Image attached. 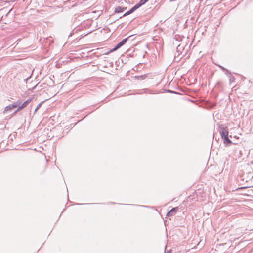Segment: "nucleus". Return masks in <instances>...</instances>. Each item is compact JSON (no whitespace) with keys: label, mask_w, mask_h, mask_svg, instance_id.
<instances>
[{"label":"nucleus","mask_w":253,"mask_h":253,"mask_svg":"<svg viewBox=\"0 0 253 253\" xmlns=\"http://www.w3.org/2000/svg\"><path fill=\"white\" fill-rule=\"evenodd\" d=\"M252 178L253 176L248 177L247 175H238L237 179L240 185H244Z\"/></svg>","instance_id":"1"},{"label":"nucleus","mask_w":253,"mask_h":253,"mask_svg":"<svg viewBox=\"0 0 253 253\" xmlns=\"http://www.w3.org/2000/svg\"><path fill=\"white\" fill-rule=\"evenodd\" d=\"M219 132L221 138L228 136V128L225 125H221L219 126Z\"/></svg>","instance_id":"2"},{"label":"nucleus","mask_w":253,"mask_h":253,"mask_svg":"<svg viewBox=\"0 0 253 253\" xmlns=\"http://www.w3.org/2000/svg\"><path fill=\"white\" fill-rule=\"evenodd\" d=\"M131 36H129L126 38L123 39L122 41H121L119 43H118L115 46L114 48L111 49L110 51V52H114V51L117 50V49H118L119 48H120L121 47H122L123 45H124L126 43V42L127 41V40L128 39V38H129Z\"/></svg>","instance_id":"3"},{"label":"nucleus","mask_w":253,"mask_h":253,"mask_svg":"<svg viewBox=\"0 0 253 253\" xmlns=\"http://www.w3.org/2000/svg\"><path fill=\"white\" fill-rule=\"evenodd\" d=\"M141 6V4L139 3L136 4L134 6H133L132 8H131L129 11L125 13L123 15V17L126 16L131 13H132L134 11H135L136 9H137L138 8H139Z\"/></svg>","instance_id":"4"},{"label":"nucleus","mask_w":253,"mask_h":253,"mask_svg":"<svg viewBox=\"0 0 253 253\" xmlns=\"http://www.w3.org/2000/svg\"><path fill=\"white\" fill-rule=\"evenodd\" d=\"M178 210L179 208L178 207L173 208L168 212L167 216H171L174 215Z\"/></svg>","instance_id":"5"},{"label":"nucleus","mask_w":253,"mask_h":253,"mask_svg":"<svg viewBox=\"0 0 253 253\" xmlns=\"http://www.w3.org/2000/svg\"><path fill=\"white\" fill-rule=\"evenodd\" d=\"M126 9V7H122L121 6H117L115 9V13H121L125 11Z\"/></svg>","instance_id":"6"},{"label":"nucleus","mask_w":253,"mask_h":253,"mask_svg":"<svg viewBox=\"0 0 253 253\" xmlns=\"http://www.w3.org/2000/svg\"><path fill=\"white\" fill-rule=\"evenodd\" d=\"M222 138L223 139V142L224 144L229 145L232 143V141L229 139L228 136L222 137Z\"/></svg>","instance_id":"7"},{"label":"nucleus","mask_w":253,"mask_h":253,"mask_svg":"<svg viewBox=\"0 0 253 253\" xmlns=\"http://www.w3.org/2000/svg\"><path fill=\"white\" fill-rule=\"evenodd\" d=\"M14 108H15V106L14 105L13 103L9 105L8 106H7L5 107L4 110V113H5V112L10 111Z\"/></svg>","instance_id":"8"},{"label":"nucleus","mask_w":253,"mask_h":253,"mask_svg":"<svg viewBox=\"0 0 253 253\" xmlns=\"http://www.w3.org/2000/svg\"><path fill=\"white\" fill-rule=\"evenodd\" d=\"M228 78L230 83L235 81V77L231 74V72H229Z\"/></svg>","instance_id":"9"},{"label":"nucleus","mask_w":253,"mask_h":253,"mask_svg":"<svg viewBox=\"0 0 253 253\" xmlns=\"http://www.w3.org/2000/svg\"><path fill=\"white\" fill-rule=\"evenodd\" d=\"M184 49V47L183 46H181V45H179L177 46V52L178 53V55H177V57H178L179 55H180V53H179V52L180 51V50H183Z\"/></svg>","instance_id":"10"},{"label":"nucleus","mask_w":253,"mask_h":253,"mask_svg":"<svg viewBox=\"0 0 253 253\" xmlns=\"http://www.w3.org/2000/svg\"><path fill=\"white\" fill-rule=\"evenodd\" d=\"M13 104L14 106H15V107H17L18 106L21 105L22 104V101L21 100L19 99L16 102L13 103Z\"/></svg>","instance_id":"11"},{"label":"nucleus","mask_w":253,"mask_h":253,"mask_svg":"<svg viewBox=\"0 0 253 253\" xmlns=\"http://www.w3.org/2000/svg\"><path fill=\"white\" fill-rule=\"evenodd\" d=\"M42 103H43V102H41L38 105V106H37V107L36 108V109L34 110V114L36 113V112L37 111V110L41 107Z\"/></svg>","instance_id":"12"},{"label":"nucleus","mask_w":253,"mask_h":253,"mask_svg":"<svg viewBox=\"0 0 253 253\" xmlns=\"http://www.w3.org/2000/svg\"><path fill=\"white\" fill-rule=\"evenodd\" d=\"M149 0H141L139 2V4H141V6L144 4L145 3H146Z\"/></svg>","instance_id":"13"},{"label":"nucleus","mask_w":253,"mask_h":253,"mask_svg":"<svg viewBox=\"0 0 253 253\" xmlns=\"http://www.w3.org/2000/svg\"><path fill=\"white\" fill-rule=\"evenodd\" d=\"M219 67H220V68L223 71H225L226 72H230V71L227 70V69L225 68L224 67L222 66H219Z\"/></svg>","instance_id":"14"},{"label":"nucleus","mask_w":253,"mask_h":253,"mask_svg":"<svg viewBox=\"0 0 253 253\" xmlns=\"http://www.w3.org/2000/svg\"><path fill=\"white\" fill-rule=\"evenodd\" d=\"M17 107H18V108L17 109V111H19L21 110L23 108H24V106H23L22 104H21V105L18 106Z\"/></svg>","instance_id":"15"},{"label":"nucleus","mask_w":253,"mask_h":253,"mask_svg":"<svg viewBox=\"0 0 253 253\" xmlns=\"http://www.w3.org/2000/svg\"><path fill=\"white\" fill-rule=\"evenodd\" d=\"M22 105L23 106H24V108H25L27 106V105L29 104L26 101H25V102H24L22 104Z\"/></svg>","instance_id":"16"},{"label":"nucleus","mask_w":253,"mask_h":253,"mask_svg":"<svg viewBox=\"0 0 253 253\" xmlns=\"http://www.w3.org/2000/svg\"><path fill=\"white\" fill-rule=\"evenodd\" d=\"M33 99V98L32 97H30L29 98H28L27 100H26V102L29 104L32 100Z\"/></svg>","instance_id":"17"},{"label":"nucleus","mask_w":253,"mask_h":253,"mask_svg":"<svg viewBox=\"0 0 253 253\" xmlns=\"http://www.w3.org/2000/svg\"><path fill=\"white\" fill-rule=\"evenodd\" d=\"M175 38L176 40H177V41H179L182 40V38L180 36H178V38H177L176 36H175Z\"/></svg>","instance_id":"18"},{"label":"nucleus","mask_w":253,"mask_h":253,"mask_svg":"<svg viewBox=\"0 0 253 253\" xmlns=\"http://www.w3.org/2000/svg\"><path fill=\"white\" fill-rule=\"evenodd\" d=\"M137 78L138 79V78H141V79H144V78H143V76H138V77H137Z\"/></svg>","instance_id":"19"},{"label":"nucleus","mask_w":253,"mask_h":253,"mask_svg":"<svg viewBox=\"0 0 253 253\" xmlns=\"http://www.w3.org/2000/svg\"><path fill=\"white\" fill-rule=\"evenodd\" d=\"M166 253H171V250H169V251H167Z\"/></svg>","instance_id":"20"},{"label":"nucleus","mask_w":253,"mask_h":253,"mask_svg":"<svg viewBox=\"0 0 253 253\" xmlns=\"http://www.w3.org/2000/svg\"><path fill=\"white\" fill-rule=\"evenodd\" d=\"M168 92H170V93H174V92L172 91H171V90H168Z\"/></svg>","instance_id":"21"},{"label":"nucleus","mask_w":253,"mask_h":253,"mask_svg":"<svg viewBox=\"0 0 253 253\" xmlns=\"http://www.w3.org/2000/svg\"><path fill=\"white\" fill-rule=\"evenodd\" d=\"M18 112H19V111H17V109L14 112V114L17 113Z\"/></svg>","instance_id":"22"},{"label":"nucleus","mask_w":253,"mask_h":253,"mask_svg":"<svg viewBox=\"0 0 253 253\" xmlns=\"http://www.w3.org/2000/svg\"><path fill=\"white\" fill-rule=\"evenodd\" d=\"M225 74L227 75V76L228 77L229 76V72H226L225 73Z\"/></svg>","instance_id":"23"},{"label":"nucleus","mask_w":253,"mask_h":253,"mask_svg":"<svg viewBox=\"0 0 253 253\" xmlns=\"http://www.w3.org/2000/svg\"><path fill=\"white\" fill-rule=\"evenodd\" d=\"M75 5H76V3L73 4L72 5V7H73V6H74Z\"/></svg>","instance_id":"24"},{"label":"nucleus","mask_w":253,"mask_h":253,"mask_svg":"<svg viewBox=\"0 0 253 253\" xmlns=\"http://www.w3.org/2000/svg\"><path fill=\"white\" fill-rule=\"evenodd\" d=\"M71 36V33H70V34H69V35H68V37H70V36Z\"/></svg>","instance_id":"25"},{"label":"nucleus","mask_w":253,"mask_h":253,"mask_svg":"<svg viewBox=\"0 0 253 253\" xmlns=\"http://www.w3.org/2000/svg\"><path fill=\"white\" fill-rule=\"evenodd\" d=\"M248 187V186L247 185V186H245L244 187Z\"/></svg>","instance_id":"26"}]
</instances>
